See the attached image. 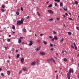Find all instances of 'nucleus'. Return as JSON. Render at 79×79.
Instances as JSON below:
<instances>
[{
  "mask_svg": "<svg viewBox=\"0 0 79 79\" xmlns=\"http://www.w3.org/2000/svg\"><path fill=\"white\" fill-rule=\"evenodd\" d=\"M23 32H26V29L25 28L23 29Z\"/></svg>",
  "mask_w": 79,
  "mask_h": 79,
  "instance_id": "obj_29",
  "label": "nucleus"
},
{
  "mask_svg": "<svg viewBox=\"0 0 79 79\" xmlns=\"http://www.w3.org/2000/svg\"><path fill=\"white\" fill-rule=\"evenodd\" d=\"M64 10H65V11H67V10H68L67 9V8H66V9L64 8Z\"/></svg>",
  "mask_w": 79,
  "mask_h": 79,
  "instance_id": "obj_46",
  "label": "nucleus"
},
{
  "mask_svg": "<svg viewBox=\"0 0 79 79\" xmlns=\"http://www.w3.org/2000/svg\"><path fill=\"white\" fill-rule=\"evenodd\" d=\"M50 47H53V44H52V43L50 44Z\"/></svg>",
  "mask_w": 79,
  "mask_h": 79,
  "instance_id": "obj_43",
  "label": "nucleus"
},
{
  "mask_svg": "<svg viewBox=\"0 0 79 79\" xmlns=\"http://www.w3.org/2000/svg\"><path fill=\"white\" fill-rule=\"evenodd\" d=\"M64 61H67V59L66 58L64 59Z\"/></svg>",
  "mask_w": 79,
  "mask_h": 79,
  "instance_id": "obj_39",
  "label": "nucleus"
},
{
  "mask_svg": "<svg viewBox=\"0 0 79 79\" xmlns=\"http://www.w3.org/2000/svg\"><path fill=\"white\" fill-rule=\"evenodd\" d=\"M73 45L74 46L75 50H77V47L76 46V43L75 42L73 43Z\"/></svg>",
  "mask_w": 79,
  "mask_h": 79,
  "instance_id": "obj_3",
  "label": "nucleus"
},
{
  "mask_svg": "<svg viewBox=\"0 0 79 79\" xmlns=\"http://www.w3.org/2000/svg\"><path fill=\"white\" fill-rule=\"evenodd\" d=\"M74 73V70L73 69H70L69 72L67 74V77L68 79H71L70 78V73Z\"/></svg>",
  "mask_w": 79,
  "mask_h": 79,
  "instance_id": "obj_1",
  "label": "nucleus"
},
{
  "mask_svg": "<svg viewBox=\"0 0 79 79\" xmlns=\"http://www.w3.org/2000/svg\"><path fill=\"white\" fill-rule=\"evenodd\" d=\"M21 63H23L24 62V58L22 57L21 59Z\"/></svg>",
  "mask_w": 79,
  "mask_h": 79,
  "instance_id": "obj_9",
  "label": "nucleus"
},
{
  "mask_svg": "<svg viewBox=\"0 0 79 79\" xmlns=\"http://www.w3.org/2000/svg\"><path fill=\"white\" fill-rule=\"evenodd\" d=\"M37 13L38 14V16H40V14H39V12H37Z\"/></svg>",
  "mask_w": 79,
  "mask_h": 79,
  "instance_id": "obj_30",
  "label": "nucleus"
},
{
  "mask_svg": "<svg viewBox=\"0 0 79 79\" xmlns=\"http://www.w3.org/2000/svg\"><path fill=\"white\" fill-rule=\"evenodd\" d=\"M40 50V47H39V48H37L35 49V50H36L37 52H38V51H39Z\"/></svg>",
  "mask_w": 79,
  "mask_h": 79,
  "instance_id": "obj_11",
  "label": "nucleus"
},
{
  "mask_svg": "<svg viewBox=\"0 0 79 79\" xmlns=\"http://www.w3.org/2000/svg\"><path fill=\"white\" fill-rule=\"evenodd\" d=\"M53 62L54 63H55V64H56V62L55 61V60H53Z\"/></svg>",
  "mask_w": 79,
  "mask_h": 79,
  "instance_id": "obj_44",
  "label": "nucleus"
},
{
  "mask_svg": "<svg viewBox=\"0 0 79 79\" xmlns=\"http://www.w3.org/2000/svg\"><path fill=\"white\" fill-rule=\"evenodd\" d=\"M58 75H57V76H56V79H58Z\"/></svg>",
  "mask_w": 79,
  "mask_h": 79,
  "instance_id": "obj_59",
  "label": "nucleus"
},
{
  "mask_svg": "<svg viewBox=\"0 0 79 79\" xmlns=\"http://www.w3.org/2000/svg\"><path fill=\"white\" fill-rule=\"evenodd\" d=\"M24 20V19L22 18L21 20H18L17 22V25H19V26L21 25V24H23Z\"/></svg>",
  "mask_w": 79,
  "mask_h": 79,
  "instance_id": "obj_2",
  "label": "nucleus"
},
{
  "mask_svg": "<svg viewBox=\"0 0 79 79\" xmlns=\"http://www.w3.org/2000/svg\"><path fill=\"white\" fill-rule=\"evenodd\" d=\"M73 61H74V60L73 59V58L72 59L71 61H72V62H73Z\"/></svg>",
  "mask_w": 79,
  "mask_h": 79,
  "instance_id": "obj_56",
  "label": "nucleus"
},
{
  "mask_svg": "<svg viewBox=\"0 0 79 79\" xmlns=\"http://www.w3.org/2000/svg\"><path fill=\"white\" fill-rule=\"evenodd\" d=\"M33 41H30V44H29V46H31V45H33V43H32L33 42Z\"/></svg>",
  "mask_w": 79,
  "mask_h": 79,
  "instance_id": "obj_5",
  "label": "nucleus"
},
{
  "mask_svg": "<svg viewBox=\"0 0 79 79\" xmlns=\"http://www.w3.org/2000/svg\"><path fill=\"white\" fill-rule=\"evenodd\" d=\"M54 39H55L56 40H57L58 39V37H57V36H54Z\"/></svg>",
  "mask_w": 79,
  "mask_h": 79,
  "instance_id": "obj_12",
  "label": "nucleus"
},
{
  "mask_svg": "<svg viewBox=\"0 0 79 79\" xmlns=\"http://www.w3.org/2000/svg\"><path fill=\"white\" fill-rule=\"evenodd\" d=\"M7 74L8 75H10V71H7Z\"/></svg>",
  "mask_w": 79,
  "mask_h": 79,
  "instance_id": "obj_16",
  "label": "nucleus"
},
{
  "mask_svg": "<svg viewBox=\"0 0 79 79\" xmlns=\"http://www.w3.org/2000/svg\"><path fill=\"white\" fill-rule=\"evenodd\" d=\"M77 77L79 78V73H78Z\"/></svg>",
  "mask_w": 79,
  "mask_h": 79,
  "instance_id": "obj_52",
  "label": "nucleus"
},
{
  "mask_svg": "<svg viewBox=\"0 0 79 79\" xmlns=\"http://www.w3.org/2000/svg\"><path fill=\"white\" fill-rule=\"evenodd\" d=\"M2 68H1L0 69V71H2Z\"/></svg>",
  "mask_w": 79,
  "mask_h": 79,
  "instance_id": "obj_61",
  "label": "nucleus"
},
{
  "mask_svg": "<svg viewBox=\"0 0 79 79\" xmlns=\"http://www.w3.org/2000/svg\"><path fill=\"white\" fill-rule=\"evenodd\" d=\"M20 48V50H23V48Z\"/></svg>",
  "mask_w": 79,
  "mask_h": 79,
  "instance_id": "obj_64",
  "label": "nucleus"
},
{
  "mask_svg": "<svg viewBox=\"0 0 79 79\" xmlns=\"http://www.w3.org/2000/svg\"><path fill=\"white\" fill-rule=\"evenodd\" d=\"M68 13H65V15H66V16H68Z\"/></svg>",
  "mask_w": 79,
  "mask_h": 79,
  "instance_id": "obj_58",
  "label": "nucleus"
},
{
  "mask_svg": "<svg viewBox=\"0 0 79 79\" xmlns=\"http://www.w3.org/2000/svg\"><path fill=\"white\" fill-rule=\"evenodd\" d=\"M21 40V39H23V37H20L19 38Z\"/></svg>",
  "mask_w": 79,
  "mask_h": 79,
  "instance_id": "obj_36",
  "label": "nucleus"
},
{
  "mask_svg": "<svg viewBox=\"0 0 79 79\" xmlns=\"http://www.w3.org/2000/svg\"><path fill=\"white\" fill-rule=\"evenodd\" d=\"M48 12L50 13H51V14H53V12L51 10H48Z\"/></svg>",
  "mask_w": 79,
  "mask_h": 79,
  "instance_id": "obj_6",
  "label": "nucleus"
},
{
  "mask_svg": "<svg viewBox=\"0 0 79 79\" xmlns=\"http://www.w3.org/2000/svg\"><path fill=\"white\" fill-rule=\"evenodd\" d=\"M48 20L49 21H53V19L51 18V19H49Z\"/></svg>",
  "mask_w": 79,
  "mask_h": 79,
  "instance_id": "obj_31",
  "label": "nucleus"
},
{
  "mask_svg": "<svg viewBox=\"0 0 79 79\" xmlns=\"http://www.w3.org/2000/svg\"><path fill=\"white\" fill-rule=\"evenodd\" d=\"M42 35H44V34H41L40 35V36H42Z\"/></svg>",
  "mask_w": 79,
  "mask_h": 79,
  "instance_id": "obj_55",
  "label": "nucleus"
},
{
  "mask_svg": "<svg viewBox=\"0 0 79 79\" xmlns=\"http://www.w3.org/2000/svg\"><path fill=\"white\" fill-rule=\"evenodd\" d=\"M51 51H53V48H51Z\"/></svg>",
  "mask_w": 79,
  "mask_h": 79,
  "instance_id": "obj_54",
  "label": "nucleus"
},
{
  "mask_svg": "<svg viewBox=\"0 0 79 79\" xmlns=\"http://www.w3.org/2000/svg\"><path fill=\"white\" fill-rule=\"evenodd\" d=\"M54 5L55 6H57V5H58V4H57V3H56L54 4Z\"/></svg>",
  "mask_w": 79,
  "mask_h": 79,
  "instance_id": "obj_40",
  "label": "nucleus"
},
{
  "mask_svg": "<svg viewBox=\"0 0 79 79\" xmlns=\"http://www.w3.org/2000/svg\"><path fill=\"white\" fill-rule=\"evenodd\" d=\"M11 35H9V37H11Z\"/></svg>",
  "mask_w": 79,
  "mask_h": 79,
  "instance_id": "obj_62",
  "label": "nucleus"
},
{
  "mask_svg": "<svg viewBox=\"0 0 79 79\" xmlns=\"http://www.w3.org/2000/svg\"><path fill=\"white\" fill-rule=\"evenodd\" d=\"M36 62L37 63V64H39L40 62V61H39V60H36Z\"/></svg>",
  "mask_w": 79,
  "mask_h": 79,
  "instance_id": "obj_15",
  "label": "nucleus"
},
{
  "mask_svg": "<svg viewBox=\"0 0 79 79\" xmlns=\"http://www.w3.org/2000/svg\"><path fill=\"white\" fill-rule=\"evenodd\" d=\"M1 75H2V77H3V76H4V74H3V73H1Z\"/></svg>",
  "mask_w": 79,
  "mask_h": 79,
  "instance_id": "obj_37",
  "label": "nucleus"
},
{
  "mask_svg": "<svg viewBox=\"0 0 79 79\" xmlns=\"http://www.w3.org/2000/svg\"><path fill=\"white\" fill-rule=\"evenodd\" d=\"M40 54L42 55H45V53L43 52H40Z\"/></svg>",
  "mask_w": 79,
  "mask_h": 79,
  "instance_id": "obj_7",
  "label": "nucleus"
},
{
  "mask_svg": "<svg viewBox=\"0 0 79 79\" xmlns=\"http://www.w3.org/2000/svg\"><path fill=\"white\" fill-rule=\"evenodd\" d=\"M16 14L17 15H19V12L18 11H16Z\"/></svg>",
  "mask_w": 79,
  "mask_h": 79,
  "instance_id": "obj_24",
  "label": "nucleus"
},
{
  "mask_svg": "<svg viewBox=\"0 0 79 79\" xmlns=\"http://www.w3.org/2000/svg\"><path fill=\"white\" fill-rule=\"evenodd\" d=\"M21 10L22 11H23V7H21Z\"/></svg>",
  "mask_w": 79,
  "mask_h": 79,
  "instance_id": "obj_42",
  "label": "nucleus"
},
{
  "mask_svg": "<svg viewBox=\"0 0 79 79\" xmlns=\"http://www.w3.org/2000/svg\"><path fill=\"white\" fill-rule=\"evenodd\" d=\"M21 40L20 39H19L18 41V43H19V44H20V43H21Z\"/></svg>",
  "mask_w": 79,
  "mask_h": 79,
  "instance_id": "obj_22",
  "label": "nucleus"
},
{
  "mask_svg": "<svg viewBox=\"0 0 79 79\" xmlns=\"http://www.w3.org/2000/svg\"><path fill=\"white\" fill-rule=\"evenodd\" d=\"M37 42L38 44H40V40H38Z\"/></svg>",
  "mask_w": 79,
  "mask_h": 79,
  "instance_id": "obj_21",
  "label": "nucleus"
},
{
  "mask_svg": "<svg viewBox=\"0 0 79 79\" xmlns=\"http://www.w3.org/2000/svg\"><path fill=\"white\" fill-rule=\"evenodd\" d=\"M63 16L64 17H66V15H63Z\"/></svg>",
  "mask_w": 79,
  "mask_h": 79,
  "instance_id": "obj_63",
  "label": "nucleus"
},
{
  "mask_svg": "<svg viewBox=\"0 0 79 79\" xmlns=\"http://www.w3.org/2000/svg\"><path fill=\"white\" fill-rule=\"evenodd\" d=\"M5 50H7V49H8V47H5Z\"/></svg>",
  "mask_w": 79,
  "mask_h": 79,
  "instance_id": "obj_47",
  "label": "nucleus"
},
{
  "mask_svg": "<svg viewBox=\"0 0 79 79\" xmlns=\"http://www.w3.org/2000/svg\"><path fill=\"white\" fill-rule=\"evenodd\" d=\"M24 71H26L27 69H26V68L25 67H24L22 69Z\"/></svg>",
  "mask_w": 79,
  "mask_h": 79,
  "instance_id": "obj_10",
  "label": "nucleus"
},
{
  "mask_svg": "<svg viewBox=\"0 0 79 79\" xmlns=\"http://www.w3.org/2000/svg\"><path fill=\"white\" fill-rule=\"evenodd\" d=\"M35 63H36V62L35 61H34L31 63V65L32 66H33V65H35Z\"/></svg>",
  "mask_w": 79,
  "mask_h": 79,
  "instance_id": "obj_8",
  "label": "nucleus"
},
{
  "mask_svg": "<svg viewBox=\"0 0 79 79\" xmlns=\"http://www.w3.org/2000/svg\"><path fill=\"white\" fill-rule=\"evenodd\" d=\"M10 40H10V39H8L7 40L8 42H10Z\"/></svg>",
  "mask_w": 79,
  "mask_h": 79,
  "instance_id": "obj_45",
  "label": "nucleus"
},
{
  "mask_svg": "<svg viewBox=\"0 0 79 79\" xmlns=\"http://www.w3.org/2000/svg\"><path fill=\"white\" fill-rule=\"evenodd\" d=\"M20 56V55H19V54H18L16 56L17 58H19V57Z\"/></svg>",
  "mask_w": 79,
  "mask_h": 79,
  "instance_id": "obj_20",
  "label": "nucleus"
},
{
  "mask_svg": "<svg viewBox=\"0 0 79 79\" xmlns=\"http://www.w3.org/2000/svg\"><path fill=\"white\" fill-rule=\"evenodd\" d=\"M7 63H9L10 62V60H8L6 61Z\"/></svg>",
  "mask_w": 79,
  "mask_h": 79,
  "instance_id": "obj_57",
  "label": "nucleus"
},
{
  "mask_svg": "<svg viewBox=\"0 0 79 79\" xmlns=\"http://www.w3.org/2000/svg\"><path fill=\"white\" fill-rule=\"evenodd\" d=\"M69 15H71V13H69Z\"/></svg>",
  "mask_w": 79,
  "mask_h": 79,
  "instance_id": "obj_60",
  "label": "nucleus"
},
{
  "mask_svg": "<svg viewBox=\"0 0 79 79\" xmlns=\"http://www.w3.org/2000/svg\"><path fill=\"white\" fill-rule=\"evenodd\" d=\"M62 53L63 55H66V52L65 51H64L62 52Z\"/></svg>",
  "mask_w": 79,
  "mask_h": 79,
  "instance_id": "obj_4",
  "label": "nucleus"
},
{
  "mask_svg": "<svg viewBox=\"0 0 79 79\" xmlns=\"http://www.w3.org/2000/svg\"><path fill=\"white\" fill-rule=\"evenodd\" d=\"M43 43L44 44H45V45H46L47 44V42L45 41H43Z\"/></svg>",
  "mask_w": 79,
  "mask_h": 79,
  "instance_id": "obj_23",
  "label": "nucleus"
},
{
  "mask_svg": "<svg viewBox=\"0 0 79 79\" xmlns=\"http://www.w3.org/2000/svg\"><path fill=\"white\" fill-rule=\"evenodd\" d=\"M1 11L2 12H5V10L3 9H1Z\"/></svg>",
  "mask_w": 79,
  "mask_h": 79,
  "instance_id": "obj_26",
  "label": "nucleus"
},
{
  "mask_svg": "<svg viewBox=\"0 0 79 79\" xmlns=\"http://www.w3.org/2000/svg\"><path fill=\"white\" fill-rule=\"evenodd\" d=\"M15 52L16 53H17V52H18V49H17L16 50Z\"/></svg>",
  "mask_w": 79,
  "mask_h": 79,
  "instance_id": "obj_49",
  "label": "nucleus"
},
{
  "mask_svg": "<svg viewBox=\"0 0 79 79\" xmlns=\"http://www.w3.org/2000/svg\"><path fill=\"white\" fill-rule=\"evenodd\" d=\"M68 34H69V35H72V33L70 32H68Z\"/></svg>",
  "mask_w": 79,
  "mask_h": 79,
  "instance_id": "obj_14",
  "label": "nucleus"
},
{
  "mask_svg": "<svg viewBox=\"0 0 79 79\" xmlns=\"http://www.w3.org/2000/svg\"><path fill=\"white\" fill-rule=\"evenodd\" d=\"M63 3L61 2L60 3V6H63Z\"/></svg>",
  "mask_w": 79,
  "mask_h": 79,
  "instance_id": "obj_18",
  "label": "nucleus"
},
{
  "mask_svg": "<svg viewBox=\"0 0 79 79\" xmlns=\"http://www.w3.org/2000/svg\"><path fill=\"white\" fill-rule=\"evenodd\" d=\"M47 61H50L51 60H50V59H48V60H47Z\"/></svg>",
  "mask_w": 79,
  "mask_h": 79,
  "instance_id": "obj_51",
  "label": "nucleus"
},
{
  "mask_svg": "<svg viewBox=\"0 0 79 79\" xmlns=\"http://www.w3.org/2000/svg\"><path fill=\"white\" fill-rule=\"evenodd\" d=\"M53 33L54 34H56V32H55V31H53Z\"/></svg>",
  "mask_w": 79,
  "mask_h": 79,
  "instance_id": "obj_35",
  "label": "nucleus"
},
{
  "mask_svg": "<svg viewBox=\"0 0 79 79\" xmlns=\"http://www.w3.org/2000/svg\"><path fill=\"white\" fill-rule=\"evenodd\" d=\"M76 29L77 30V31H79V27H76Z\"/></svg>",
  "mask_w": 79,
  "mask_h": 79,
  "instance_id": "obj_32",
  "label": "nucleus"
},
{
  "mask_svg": "<svg viewBox=\"0 0 79 79\" xmlns=\"http://www.w3.org/2000/svg\"><path fill=\"white\" fill-rule=\"evenodd\" d=\"M55 2H57V3H58L60 2V0H54Z\"/></svg>",
  "mask_w": 79,
  "mask_h": 79,
  "instance_id": "obj_17",
  "label": "nucleus"
},
{
  "mask_svg": "<svg viewBox=\"0 0 79 79\" xmlns=\"http://www.w3.org/2000/svg\"><path fill=\"white\" fill-rule=\"evenodd\" d=\"M68 19L69 20H71V21H73V19L71 18H68Z\"/></svg>",
  "mask_w": 79,
  "mask_h": 79,
  "instance_id": "obj_19",
  "label": "nucleus"
},
{
  "mask_svg": "<svg viewBox=\"0 0 79 79\" xmlns=\"http://www.w3.org/2000/svg\"><path fill=\"white\" fill-rule=\"evenodd\" d=\"M63 40H64V39H61V40H60V42H63Z\"/></svg>",
  "mask_w": 79,
  "mask_h": 79,
  "instance_id": "obj_33",
  "label": "nucleus"
},
{
  "mask_svg": "<svg viewBox=\"0 0 79 79\" xmlns=\"http://www.w3.org/2000/svg\"><path fill=\"white\" fill-rule=\"evenodd\" d=\"M29 16H27L26 17V19H29Z\"/></svg>",
  "mask_w": 79,
  "mask_h": 79,
  "instance_id": "obj_48",
  "label": "nucleus"
},
{
  "mask_svg": "<svg viewBox=\"0 0 79 79\" xmlns=\"http://www.w3.org/2000/svg\"><path fill=\"white\" fill-rule=\"evenodd\" d=\"M71 47L72 48H73H73H74V47L73 45H71Z\"/></svg>",
  "mask_w": 79,
  "mask_h": 79,
  "instance_id": "obj_25",
  "label": "nucleus"
},
{
  "mask_svg": "<svg viewBox=\"0 0 79 79\" xmlns=\"http://www.w3.org/2000/svg\"><path fill=\"white\" fill-rule=\"evenodd\" d=\"M75 4L76 5L78 4V2L77 1H75Z\"/></svg>",
  "mask_w": 79,
  "mask_h": 79,
  "instance_id": "obj_38",
  "label": "nucleus"
},
{
  "mask_svg": "<svg viewBox=\"0 0 79 79\" xmlns=\"http://www.w3.org/2000/svg\"><path fill=\"white\" fill-rule=\"evenodd\" d=\"M12 29H15V26H12Z\"/></svg>",
  "mask_w": 79,
  "mask_h": 79,
  "instance_id": "obj_27",
  "label": "nucleus"
},
{
  "mask_svg": "<svg viewBox=\"0 0 79 79\" xmlns=\"http://www.w3.org/2000/svg\"><path fill=\"white\" fill-rule=\"evenodd\" d=\"M52 6H53V5L52 4L49 5L48 6V8H50L51 7H52Z\"/></svg>",
  "mask_w": 79,
  "mask_h": 79,
  "instance_id": "obj_13",
  "label": "nucleus"
},
{
  "mask_svg": "<svg viewBox=\"0 0 79 79\" xmlns=\"http://www.w3.org/2000/svg\"><path fill=\"white\" fill-rule=\"evenodd\" d=\"M50 60L51 61H54V59L53 58H51Z\"/></svg>",
  "mask_w": 79,
  "mask_h": 79,
  "instance_id": "obj_34",
  "label": "nucleus"
},
{
  "mask_svg": "<svg viewBox=\"0 0 79 79\" xmlns=\"http://www.w3.org/2000/svg\"><path fill=\"white\" fill-rule=\"evenodd\" d=\"M60 19V18H56V19H57V20H59V19Z\"/></svg>",
  "mask_w": 79,
  "mask_h": 79,
  "instance_id": "obj_50",
  "label": "nucleus"
},
{
  "mask_svg": "<svg viewBox=\"0 0 79 79\" xmlns=\"http://www.w3.org/2000/svg\"><path fill=\"white\" fill-rule=\"evenodd\" d=\"M49 38H50V39H52V37L51 36H49Z\"/></svg>",
  "mask_w": 79,
  "mask_h": 79,
  "instance_id": "obj_53",
  "label": "nucleus"
},
{
  "mask_svg": "<svg viewBox=\"0 0 79 79\" xmlns=\"http://www.w3.org/2000/svg\"><path fill=\"white\" fill-rule=\"evenodd\" d=\"M2 8H5V5H2Z\"/></svg>",
  "mask_w": 79,
  "mask_h": 79,
  "instance_id": "obj_28",
  "label": "nucleus"
},
{
  "mask_svg": "<svg viewBox=\"0 0 79 79\" xmlns=\"http://www.w3.org/2000/svg\"><path fill=\"white\" fill-rule=\"evenodd\" d=\"M52 41H53L55 40V39L54 38H53L52 39V40H51Z\"/></svg>",
  "mask_w": 79,
  "mask_h": 79,
  "instance_id": "obj_41",
  "label": "nucleus"
}]
</instances>
